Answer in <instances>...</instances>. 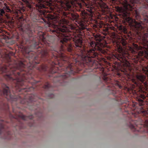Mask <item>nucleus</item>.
Listing matches in <instances>:
<instances>
[{
    "label": "nucleus",
    "mask_w": 148,
    "mask_h": 148,
    "mask_svg": "<svg viewBox=\"0 0 148 148\" xmlns=\"http://www.w3.org/2000/svg\"><path fill=\"white\" fill-rule=\"evenodd\" d=\"M121 43L123 46H125L127 43L126 41L124 39L121 40Z\"/></svg>",
    "instance_id": "obj_11"
},
{
    "label": "nucleus",
    "mask_w": 148,
    "mask_h": 148,
    "mask_svg": "<svg viewBox=\"0 0 148 148\" xmlns=\"http://www.w3.org/2000/svg\"><path fill=\"white\" fill-rule=\"evenodd\" d=\"M39 71H41L40 70V69H39Z\"/></svg>",
    "instance_id": "obj_27"
},
{
    "label": "nucleus",
    "mask_w": 148,
    "mask_h": 148,
    "mask_svg": "<svg viewBox=\"0 0 148 148\" xmlns=\"http://www.w3.org/2000/svg\"><path fill=\"white\" fill-rule=\"evenodd\" d=\"M116 84L118 87L120 89H121L122 88V86L121 85V83L119 82H117L116 83Z\"/></svg>",
    "instance_id": "obj_14"
},
{
    "label": "nucleus",
    "mask_w": 148,
    "mask_h": 148,
    "mask_svg": "<svg viewBox=\"0 0 148 148\" xmlns=\"http://www.w3.org/2000/svg\"><path fill=\"white\" fill-rule=\"evenodd\" d=\"M25 20L24 18H23L22 16L18 18V22L19 23H18L17 24V26L18 28L19 29L22 31L23 32V22Z\"/></svg>",
    "instance_id": "obj_5"
},
{
    "label": "nucleus",
    "mask_w": 148,
    "mask_h": 148,
    "mask_svg": "<svg viewBox=\"0 0 148 148\" xmlns=\"http://www.w3.org/2000/svg\"><path fill=\"white\" fill-rule=\"evenodd\" d=\"M24 52L27 55L26 57L29 58V63L27 64V68L25 63L21 61L19 62L14 66L12 67L11 65L7 67L5 65H0V73H10V74H6L5 78L8 80L12 82L14 84L16 88L20 90L25 89L21 88L20 87L25 85V82L30 83L32 86L37 83L38 82L36 80L32 81V77L31 74L33 72V69L35 67L36 65L39 63L34 60L32 62L30 60L35 58L34 56L35 53L32 51L28 47L24 48Z\"/></svg>",
    "instance_id": "obj_1"
},
{
    "label": "nucleus",
    "mask_w": 148,
    "mask_h": 148,
    "mask_svg": "<svg viewBox=\"0 0 148 148\" xmlns=\"http://www.w3.org/2000/svg\"><path fill=\"white\" fill-rule=\"evenodd\" d=\"M114 43H116L117 46L118 48V53L116 54L114 56L115 58L118 60L119 61L121 62L122 63V65L124 67L128 68L130 70V63L126 60L125 57V53L122 49L120 45V43L116 40L113 42Z\"/></svg>",
    "instance_id": "obj_2"
},
{
    "label": "nucleus",
    "mask_w": 148,
    "mask_h": 148,
    "mask_svg": "<svg viewBox=\"0 0 148 148\" xmlns=\"http://www.w3.org/2000/svg\"><path fill=\"white\" fill-rule=\"evenodd\" d=\"M12 117L14 118V117L12 115Z\"/></svg>",
    "instance_id": "obj_24"
},
{
    "label": "nucleus",
    "mask_w": 148,
    "mask_h": 148,
    "mask_svg": "<svg viewBox=\"0 0 148 148\" xmlns=\"http://www.w3.org/2000/svg\"><path fill=\"white\" fill-rule=\"evenodd\" d=\"M31 126H32V125H30Z\"/></svg>",
    "instance_id": "obj_28"
},
{
    "label": "nucleus",
    "mask_w": 148,
    "mask_h": 148,
    "mask_svg": "<svg viewBox=\"0 0 148 148\" xmlns=\"http://www.w3.org/2000/svg\"><path fill=\"white\" fill-rule=\"evenodd\" d=\"M20 117L21 119L23 121L27 120L29 119L31 120L33 118V116L32 115L28 116H26L22 114Z\"/></svg>",
    "instance_id": "obj_6"
},
{
    "label": "nucleus",
    "mask_w": 148,
    "mask_h": 148,
    "mask_svg": "<svg viewBox=\"0 0 148 148\" xmlns=\"http://www.w3.org/2000/svg\"><path fill=\"white\" fill-rule=\"evenodd\" d=\"M86 6L87 8L86 9L90 13H92V10L91 7L89 5L87 4H86Z\"/></svg>",
    "instance_id": "obj_9"
},
{
    "label": "nucleus",
    "mask_w": 148,
    "mask_h": 148,
    "mask_svg": "<svg viewBox=\"0 0 148 148\" xmlns=\"http://www.w3.org/2000/svg\"><path fill=\"white\" fill-rule=\"evenodd\" d=\"M124 70L123 71V72H125L127 71L126 69L125 68H124Z\"/></svg>",
    "instance_id": "obj_21"
},
{
    "label": "nucleus",
    "mask_w": 148,
    "mask_h": 148,
    "mask_svg": "<svg viewBox=\"0 0 148 148\" xmlns=\"http://www.w3.org/2000/svg\"><path fill=\"white\" fill-rule=\"evenodd\" d=\"M78 6H79V7L81 8L82 7V5L81 4V3H79L78 4Z\"/></svg>",
    "instance_id": "obj_18"
},
{
    "label": "nucleus",
    "mask_w": 148,
    "mask_h": 148,
    "mask_svg": "<svg viewBox=\"0 0 148 148\" xmlns=\"http://www.w3.org/2000/svg\"><path fill=\"white\" fill-rule=\"evenodd\" d=\"M50 18L52 20L54 19L55 17L53 16H51L50 17Z\"/></svg>",
    "instance_id": "obj_20"
},
{
    "label": "nucleus",
    "mask_w": 148,
    "mask_h": 148,
    "mask_svg": "<svg viewBox=\"0 0 148 148\" xmlns=\"http://www.w3.org/2000/svg\"><path fill=\"white\" fill-rule=\"evenodd\" d=\"M135 13H136V14L137 15H138V14H137V12H136V11H135Z\"/></svg>",
    "instance_id": "obj_22"
},
{
    "label": "nucleus",
    "mask_w": 148,
    "mask_h": 148,
    "mask_svg": "<svg viewBox=\"0 0 148 148\" xmlns=\"http://www.w3.org/2000/svg\"><path fill=\"white\" fill-rule=\"evenodd\" d=\"M34 88L33 87H31V88Z\"/></svg>",
    "instance_id": "obj_25"
},
{
    "label": "nucleus",
    "mask_w": 148,
    "mask_h": 148,
    "mask_svg": "<svg viewBox=\"0 0 148 148\" xmlns=\"http://www.w3.org/2000/svg\"><path fill=\"white\" fill-rule=\"evenodd\" d=\"M119 29L121 32H123L124 34L128 33L127 29L123 25H120L119 27Z\"/></svg>",
    "instance_id": "obj_7"
},
{
    "label": "nucleus",
    "mask_w": 148,
    "mask_h": 148,
    "mask_svg": "<svg viewBox=\"0 0 148 148\" xmlns=\"http://www.w3.org/2000/svg\"><path fill=\"white\" fill-rule=\"evenodd\" d=\"M130 127L131 129L133 130V131H136L135 127L132 124H130Z\"/></svg>",
    "instance_id": "obj_13"
},
{
    "label": "nucleus",
    "mask_w": 148,
    "mask_h": 148,
    "mask_svg": "<svg viewBox=\"0 0 148 148\" xmlns=\"http://www.w3.org/2000/svg\"><path fill=\"white\" fill-rule=\"evenodd\" d=\"M104 32L103 33V34L105 36L108 33V29L107 28H105L104 29Z\"/></svg>",
    "instance_id": "obj_15"
},
{
    "label": "nucleus",
    "mask_w": 148,
    "mask_h": 148,
    "mask_svg": "<svg viewBox=\"0 0 148 148\" xmlns=\"http://www.w3.org/2000/svg\"><path fill=\"white\" fill-rule=\"evenodd\" d=\"M145 98V96L143 95H140V96L136 98L137 102H133L132 103V106L136 108L138 107V106H142L144 104L143 100Z\"/></svg>",
    "instance_id": "obj_4"
},
{
    "label": "nucleus",
    "mask_w": 148,
    "mask_h": 148,
    "mask_svg": "<svg viewBox=\"0 0 148 148\" xmlns=\"http://www.w3.org/2000/svg\"><path fill=\"white\" fill-rule=\"evenodd\" d=\"M41 70L43 71H47L48 70V67L47 65H42L41 66Z\"/></svg>",
    "instance_id": "obj_10"
},
{
    "label": "nucleus",
    "mask_w": 148,
    "mask_h": 148,
    "mask_svg": "<svg viewBox=\"0 0 148 148\" xmlns=\"http://www.w3.org/2000/svg\"><path fill=\"white\" fill-rule=\"evenodd\" d=\"M4 123V121L0 119V134H2L3 136V138L10 139L11 138V132L9 131L5 130Z\"/></svg>",
    "instance_id": "obj_3"
},
{
    "label": "nucleus",
    "mask_w": 148,
    "mask_h": 148,
    "mask_svg": "<svg viewBox=\"0 0 148 148\" xmlns=\"http://www.w3.org/2000/svg\"><path fill=\"white\" fill-rule=\"evenodd\" d=\"M39 71H41L40 70V69H39Z\"/></svg>",
    "instance_id": "obj_26"
},
{
    "label": "nucleus",
    "mask_w": 148,
    "mask_h": 148,
    "mask_svg": "<svg viewBox=\"0 0 148 148\" xmlns=\"http://www.w3.org/2000/svg\"><path fill=\"white\" fill-rule=\"evenodd\" d=\"M92 25L94 27L97 29L101 28L102 26V23H99L97 21H95V24H93Z\"/></svg>",
    "instance_id": "obj_8"
},
{
    "label": "nucleus",
    "mask_w": 148,
    "mask_h": 148,
    "mask_svg": "<svg viewBox=\"0 0 148 148\" xmlns=\"http://www.w3.org/2000/svg\"><path fill=\"white\" fill-rule=\"evenodd\" d=\"M50 86H51L49 84V83L47 82V83L46 84L44 85V88L45 89H48L50 87Z\"/></svg>",
    "instance_id": "obj_12"
},
{
    "label": "nucleus",
    "mask_w": 148,
    "mask_h": 148,
    "mask_svg": "<svg viewBox=\"0 0 148 148\" xmlns=\"http://www.w3.org/2000/svg\"><path fill=\"white\" fill-rule=\"evenodd\" d=\"M5 13V12L3 9H2L1 10V15H2V14H4Z\"/></svg>",
    "instance_id": "obj_16"
},
{
    "label": "nucleus",
    "mask_w": 148,
    "mask_h": 148,
    "mask_svg": "<svg viewBox=\"0 0 148 148\" xmlns=\"http://www.w3.org/2000/svg\"><path fill=\"white\" fill-rule=\"evenodd\" d=\"M6 8H7V9L8 10H9V11H10V9L9 8V7H8V6L6 7Z\"/></svg>",
    "instance_id": "obj_19"
},
{
    "label": "nucleus",
    "mask_w": 148,
    "mask_h": 148,
    "mask_svg": "<svg viewBox=\"0 0 148 148\" xmlns=\"http://www.w3.org/2000/svg\"><path fill=\"white\" fill-rule=\"evenodd\" d=\"M103 79L104 81L106 82L108 78L107 77L104 76L103 77Z\"/></svg>",
    "instance_id": "obj_17"
},
{
    "label": "nucleus",
    "mask_w": 148,
    "mask_h": 148,
    "mask_svg": "<svg viewBox=\"0 0 148 148\" xmlns=\"http://www.w3.org/2000/svg\"><path fill=\"white\" fill-rule=\"evenodd\" d=\"M65 76L64 78H66V75H65Z\"/></svg>",
    "instance_id": "obj_23"
}]
</instances>
